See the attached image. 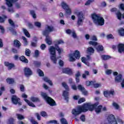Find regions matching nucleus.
<instances>
[{
	"label": "nucleus",
	"instance_id": "27",
	"mask_svg": "<svg viewBox=\"0 0 124 124\" xmlns=\"http://www.w3.org/2000/svg\"><path fill=\"white\" fill-rule=\"evenodd\" d=\"M30 100H31L32 102H40V99H39L38 97L34 96H31L30 98Z\"/></svg>",
	"mask_w": 124,
	"mask_h": 124
},
{
	"label": "nucleus",
	"instance_id": "5",
	"mask_svg": "<svg viewBox=\"0 0 124 124\" xmlns=\"http://www.w3.org/2000/svg\"><path fill=\"white\" fill-rule=\"evenodd\" d=\"M62 86L66 90V91H63L62 95L65 98V100H66L67 102H68V100L69 98L68 96L69 95V93H68V92H67V91H69V87L65 82H62Z\"/></svg>",
	"mask_w": 124,
	"mask_h": 124
},
{
	"label": "nucleus",
	"instance_id": "55",
	"mask_svg": "<svg viewBox=\"0 0 124 124\" xmlns=\"http://www.w3.org/2000/svg\"><path fill=\"white\" fill-rule=\"evenodd\" d=\"M91 40H92V41H97V38L96 37V36H92L91 37Z\"/></svg>",
	"mask_w": 124,
	"mask_h": 124
},
{
	"label": "nucleus",
	"instance_id": "44",
	"mask_svg": "<svg viewBox=\"0 0 124 124\" xmlns=\"http://www.w3.org/2000/svg\"><path fill=\"white\" fill-rule=\"evenodd\" d=\"M40 115L42 117H47L48 115L47 114V112L44 111H42L40 112Z\"/></svg>",
	"mask_w": 124,
	"mask_h": 124
},
{
	"label": "nucleus",
	"instance_id": "16",
	"mask_svg": "<svg viewBox=\"0 0 124 124\" xmlns=\"http://www.w3.org/2000/svg\"><path fill=\"white\" fill-rule=\"evenodd\" d=\"M118 53L120 54H122L124 53V44L123 43H120L117 46Z\"/></svg>",
	"mask_w": 124,
	"mask_h": 124
},
{
	"label": "nucleus",
	"instance_id": "34",
	"mask_svg": "<svg viewBox=\"0 0 124 124\" xmlns=\"http://www.w3.org/2000/svg\"><path fill=\"white\" fill-rule=\"evenodd\" d=\"M37 71L40 77H44V73L43 72V71H42V70H41L40 69L38 68Z\"/></svg>",
	"mask_w": 124,
	"mask_h": 124
},
{
	"label": "nucleus",
	"instance_id": "4",
	"mask_svg": "<svg viewBox=\"0 0 124 124\" xmlns=\"http://www.w3.org/2000/svg\"><path fill=\"white\" fill-rule=\"evenodd\" d=\"M41 96L44 99H45L46 101L48 104V105H50V106H56L57 105V104L56 103V101L54 100V99H52L50 97L48 96V95H47L46 93L42 92L41 93Z\"/></svg>",
	"mask_w": 124,
	"mask_h": 124
},
{
	"label": "nucleus",
	"instance_id": "41",
	"mask_svg": "<svg viewBox=\"0 0 124 124\" xmlns=\"http://www.w3.org/2000/svg\"><path fill=\"white\" fill-rule=\"evenodd\" d=\"M30 14L31 15V16L34 19H35L36 18V15L35 14V12H34V11H30Z\"/></svg>",
	"mask_w": 124,
	"mask_h": 124
},
{
	"label": "nucleus",
	"instance_id": "48",
	"mask_svg": "<svg viewBox=\"0 0 124 124\" xmlns=\"http://www.w3.org/2000/svg\"><path fill=\"white\" fill-rule=\"evenodd\" d=\"M8 22L10 25L12 26V27H15V23H14V22H13L11 19H9Z\"/></svg>",
	"mask_w": 124,
	"mask_h": 124
},
{
	"label": "nucleus",
	"instance_id": "25",
	"mask_svg": "<svg viewBox=\"0 0 124 124\" xmlns=\"http://www.w3.org/2000/svg\"><path fill=\"white\" fill-rule=\"evenodd\" d=\"M45 36H46V42L47 44H48V45H52V40H51V39H50V36H49V35H45Z\"/></svg>",
	"mask_w": 124,
	"mask_h": 124
},
{
	"label": "nucleus",
	"instance_id": "14",
	"mask_svg": "<svg viewBox=\"0 0 124 124\" xmlns=\"http://www.w3.org/2000/svg\"><path fill=\"white\" fill-rule=\"evenodd\" d=\"M78 89L79 91H81L82 94L84 95H88V91H86L85 87H83L81 85H78Z\"/></svg>",
	"mask_w": 124,
	"mask_h": 124
},
{
	"label": "nucleus",
	"instance_id": "45",
	"mask_svg": "<svg viewBox=\"0 0 124 124\" xmlns=\"http://www.w3.org/2000/svg\"><path fill=\"white\" fill-rule=\"evenodd\" d=\"M61 122L62 124H68V123H67V121L64 118H62L61 119Z\"/></svg>",
	"mask_w": 124,
	"mask_h": 124
},
{
	"label": "nucleus",
	"instance_id": "56",
	"mask_svg": "<svg viewBox=\"0 0 124 124\" xmlns=\"http://www.w3.org/2000/svg\"><path fill=\"white\" fill-rule=\"evenodd\" d=\"M93 81H86V85L87 87H89V86H91V85H93Z\"/></svg>",
	"mask_w": 124,
	"mask_h": 124
},
{
	"label": "nucleus",
	"instance_id": "57",
	"mask_svg": "<svg viewBox=\"0 0 124 124\" xmlns=\"http://www.w3.org/2000/svg\"><path fill=\"white\" fill-rule=\"evenodd\" d=\"M35 116H36L37 119V120H38V121H40L41 120V116H40V115L39 114V113H36Z\"/></svg>",
	"mask_w": 124,
	"mask_h": 124
},
{
	"label": "nucleus",
	"instance_id": "54",
	"mask_svg": "<svg viewBox=\"0 0 124 124\" xmlns=\"http://www.w3.org/2000/svg\"><path fill=\"white\" fill-rule=\"evenodd\" d=\"M0 30H1V33L3 34L5 32V30L3 27L1 25H0Z\"/></svg>",
	"mask_w": 124,
	"mask_h": 124
},
{
	"label": "nucleus",
	"instance_id": "64",
	"mask_svg": "<svg viewBox=\"0 0 124 124\" xmlns=\"http://www.w3.org/2000/svg\"><path fill=\"white\" fill-rule=\"evenodd\" d=\"M120 9L124 11V4L121 3L120 5Z\"/></svg>",
	"mask_w": 124,
	"mask_h": 124
},
{
	"label": "nucleus",
	"instance_id": "24",
	"mask_svg": "<svg viewBox=\"0 0 124 124\" xmlns=\"http://www.w3.org/2000/svg\"><path fill=\"white\" fill-rule=\"evenodd\" d=\"M6 81L7 84H9V85H12V84H14V83H15V80H14V78H8L6 79Z\"/></svg>",
	"mask_w": 124,
	"mask_h": 124
},
{
	"label": "nucleus",
	"instance_id": "30",
	"mask_svg": "<svg viewBox=\"0 0 124 124\" xmlns=\"http://www.w3.org/2000/svg\"><path fill=\"white\" fill-rule=\"evenodd\" d=\"M80 76H81V74H80L79 71H78L76 74V81L77 83L80 82V78H79Z\"/></svg>",
	"mask_w": 124,
	"mask_h": 124
},
{
	"label": "nucleus",
	"instance_id": "58",
	"mask_svg": "<svg viewBox=\"0 0 124 124\" xmlns=\"http://www.w3.org/2000/svg\"><path fill=\"white\" fill-rule=\"evenodd\" d=\"M40 48L41 50H45V48H46V45L44 44H42L41 45Z\"/></svg>",
	"mask_w": 124,
	"mask_h": 124
},
{
	"label": "nucleus",
	"instance_id": "26",
	"mask_svg": "<svg viewBox=\"0 0 124 124\" xmlns=\"http://www.w3.org/2000/svg\"><path fill=\"white\" fill-rule=\"evenodd\" d=\"M87 52L88 54H90V55L94 54V49H93V47L92 46H90L87 48Z\"/></svg>",
	"mask_w": 124,
	"mask_h": 124
},
{
	"label": "nucleus",
	"instance_id": "28",
	"mask_svg": "<svg viewBox=\"0 0 124 124\" xmlns=\"http://www.w3.org/2000/svg\"><path fill=\"white\" fill-rule=\"evenodd\" d=\"M96 50L97 52H103L104 50V48L102 45H100L96 47Z\"/></svg>",
	"mask_w": 124,
	"mask_h": 124
},
{
	"label": "nucleus",
	"instance_id": "2",
	"mask_svg": "<svg viewBox=\"0 0 124 124\" xmlns=\"http://www.w3.org/2000/svg\"><path fill=\"white\" fill-rule=\"evenodd\" d=\"M55 47L54 46H51L49 48V51L51 55L50 60L52 62L56 64L57 63V55L56 54V50L58 52V54L61 55L62 52H63V49L60 48V46L58 45H55Z\"/></svg>",
	"mask_w": 124,
	"mask_h": 124
},
{
	"label": "nucleus",
	"instance_id": "3",
	"mask_svg": "<svg viewBox=\"0 0 124 124\" xmlns=\"http://www.w3.org/2000/svg\"><path fill=\"white\" fill-rule=\"evenodd\" d=\"M91 17L93 23L96 25V26H99L100 27L104 26L105 20L103 17L100 16V15L93 13L91 15Z\"/></svg>",
	"mask_w": 124,
	"mask_h": 124
},
{
	"label": "nucleus",
	"instance_id": "6",
	"mask_svg": "<svg viewBox=\"0 0 124 124\" xmlns=\"http://www.w3.org/2000/svg\"><path fill=\"white\" fill-rule=\"evenodd\" d=\"M80 57H81V55H80V51L76 50L73 54H70V62H75L76 59L79 60V59H80Z\"/></svg>",
	"mask_w": 124,
	"mask_h": 124
},
{
	"label": "nucleus",
	"instance_id": "43",
	"mask_svg": "<svg viewBox=\"0 0 124 124\" xmlns=\"http://www.w3.org/2000/svg\"><path fill=\"white\" fill-rule=\"evenodd\" d=\"M47 124H59L58 123V121H57V120H50L49 121H48L47 123H46Z\"/></svg>",
	"mask_w": 124,
	"mask_h": 124
},
{
	"label": "nucleus",
	"instance_id": "1",
	"mask_svg": "<svg viewBox=\"0 0 124 124\" xmlns=\"http://www.w3.org/2000/svg\"><path fill=\"white\" fill-rule=\"evenodd\" d=\"M102 108H103V106L101 105L98 106V102L95 103L93 104L86 103L82 106H78L77 108H73L72 110V114L75 117H77L78 115H80L81 113H86L88 111L93 112L94 109L96 114H100L102 112Z\"/></svg>",
	"mask_w": 124,
	"mask_h": 124
},
{
	"label": "nucleus",
	"instance_id": "49",
	"mask_svg": "<svg viewBox=\"0 0 124 124\" xmlns=\"http://www.w3.org/2000/svg\"><path fill=\"white\" fill-rule=\"evenodd\" d=\"M34 25L37 28H41V23L39 22H34Z\"/></svg>",
	"mask_w": 124,
	"mask_h": 124
},
{
	"label": "nucleus",
	"instance_id": "50",
	"mask_svg": "<svg viewBox=\"0 0 124 124\" xmlns=\"http://www.w3.org/2000/svg\"><path fill=\"white\" fill-rule=\"evenodd\" d=\"M93 1H94V0H88L85 3V5H90Z\"/></svg>",
	"mask_w": 124,
	"mask_h": 124
},
{
	"label": "nucleus",
	"instance_id": "13",
	"mask_svg": "<svg viewBox=\"0 0 124 124\" xmlns=\"http://www.w3.org/2000/svg\"><path fill=\"white\" fill-rule=\"evenodd\" d=\"M115 91L114 90L105 91H104L103 94L105 97H110L111 95H114Z\"/></svg>",
	"mask_w": 124,
	"mask_h": 124
},
{
	"label": "nucleus",
	"instance_id": "62",
	"mask_svg": "<svg viewBox=\"0 0 124 124\" xmlns=\"http://www.w3.org/2000/svg\"><path fill=\"white\" fill-rule=\"evenodd\" d=\"M34 55L35 57H38L39 56V51L38 50H35Z\"/></svg>",
	"mask_w": 124,
	"mask_h": 124
},
{
	"label": "nucleus",
	"instance_id": "36",
	"mask_svg": "<svg viewBox=\"0 0 124 124\" xmlns=\"http://www.w3.org/2000/svg\"><path fill=\"white\" fill-rule=\"evenodd\" d=\"M22 39L24 41V46H28V40L27 38L24 36L22 37Z\"/></svg>",
	"mask_w": 124,
	"mask_h": 124
},
{
	"label": "nucleus",
	"instance_id": "9",
	"mask_svg": "<svg viewBox=\"0 0 124 124\" xmlns=\"http://www.w3.org/2000/svg\"><path fill=\"white\" fill-rule=\"evenodd\" d=\"M107 121L109 124H118L116 117L113 114H109L108 116Z\"/></svg>",
	"mask_w": 124,
	"mask_h": 124
},
{
	"label": "nucleus",
	"instance_id": "31",
	"mask_svg": "<svg viewBox=\"0 0 124 124\" xmlns=\"http://www.w3.org/2000/svg\"><path fill=\"white\" fill-rule=\"evenodd\" d=\"M76 14L78 17V19H83L84 18V15L82 12H76Z\"/></svg>",
	"mask_w": 124,
	"mask_h": 124
},
{
	"label": "nucleus",
	"instance_id": "61",
	"mask_svg": "<svg viewBox=\"0 0 124 124\" xmlns=\"http://www.w3.org/2000/svg\"><path fill=\"white\" fill-rule=\"evenodd\" d=\"M100 86H101V85L100 84H98V83H96V84H93V87L95 89H97V88H99V87H100Z\"/></svg>",
	"mask_w": 124,
	"mask_h": 124
},
{
	"label": "nucleus",
	"instance_id": "60",
	"mask_svg": "<svg viewBox=\"0 0 124 124\" xmlns=\"http://www.w3.org/2000/svg\"><path fill=\"white\" fill-rule=\"evenodd\" d=\"M28 28H29V29H33V28H34L33 25L32 24H31V23H28Z\"/></svg>",
	"mask_w": 124,
	"mask_h": 124
},
{
	"label": "nucleus",
	"instance_id": "40",
	"mask_svg": "<svg viewBox=\"0 0 124 124\" xmlns=\"http://www.w3.org/2000/svg\"><path fill=\"white\" fill-rule=\"evenodd\" d=\"M16 116L17 119L20 120H24V119H25V117L20 114H16Z\"/></svg>",
	"mask_w": 124,
	"mask_h": 124
},
{
	"label": "nucleus",
	"instance_id": "32",
	"mask_svg": "<svg viewBox=\"0 0 124 124\" xmlns=\"http://www.w3.org/2000/svg\"><path fill=\"white\" fill-rule=\"evenodd\" d=\"M89 45H92L93 47H96L98 45V43L94 41H90L89 42Z\"/></svg>",
	"mask_w": 124,
	"mask_h": 124
},
{
	"label": "nucleus",
	"instance_id": "53",
	"mask_svg": "<svg viewBox=\"0 0 124 124\" xmlns=\"http://www.w3.org/2000/svg\"><path fill=\"white\" fill-rule=\"evenodd\" d=\"M9 124H14V119L13 118H10L8 120Z\"/></svg>",
	"mask_w": 124,
	"mask_h": 124
},
{
	"label": "nucleus",
	"instance_id": "20",
	"mask_svg": "<svg viewBox=\"0 0 124 124\" xmlns=\"http://www.w3.org/2000/svg\"><path fill=\"white\" fill-rule=\"evenodd\" d=\"M14 46L18 49H20V47L22 46V44L17 39H15L14 41Z\"/></svg>",
	"mask_w": 124,
	"mask_h": 124
},
{
	"label": "nucleus",
	"instance_id": "18",
	"mask_svg": "<svg viewBox=\"0 0 124 124\" xmlns=\"http://www.w3.org/2000/svg\"><path fill=\"white\" fill-rule=\"evenodd\" d=\"M117 18L119 21H122V19H124V13L122 14V13L120 11H118L116 13Z\"/></svg>",
	"mask_w": 124,
	"mask_h": 124
},
{
	"label": "nucleus",
	"instance_id": "15",
	"mask_svg": "<svg viewBox=\"0 0 124 124\" xmlns=\"http://www.w3.org/2000/svg\"><path fill=\"white\" fill-rule=\"evenodd\" d=\"M4 64L5 66L8 67V70H11L12 68H14L15 67V64L13 63H10L8 62H4Z\"/></svg>",
	"mask_w": 124,
	"mask_h": 124
},
{
	"label": "nucleus",
	"instance_id": "35",
	"mask_svg": "<svg viewBox=\"0 0 124 124\" xmlns=\"http://www.w3.org/2000/svg\"><path fill=\"white\" fill-rule=\"evenodd\" d=\"M101 58L104 61H107V60L111 59V56L109 55H102Z\"/></svg>",
	"mask_w": 124,
	"mask_h": 124
},
{
	"label": "nucleus",
	"instance_id": "47",
	"mask_svg": "<svg viewBox=\"0 0 124 124\" xmlns=\"http://www.w3.org/2000/svg\"><path fill=\"white\" fill-rule=\"evenodd\" d=\"M80 119L81 120V121H82V122H85L86 121V116H85V115H84V114L81 115L80 117Z\"/></svg>",
	"mask_w": 124,
	"mask_h": 124
},
{
	"label": "nucleus",
	"instance_id": "51",
	"mask_svg": "<svg viewBox=\"0 0 124 124\" xmlns=\"http://www.w3.org/2000/svg\"><path fill=\"white\" fill-rule=\"evenodd\" d=\"M30 122L32 124H38V122L37 121H35L34 119L31 118L30 120Z\"/></svg>",
	"mask_w": 124,
	"mask_h": 124
},
{
	"label": "nucleus",
	"instance_id": "22",
	"mask_svg": "<svg viewBox=\"0 0 124 124\" xmlns=\"http://www.w3.org/2000/svg\"><path fill=\"white\" fill-rule=\"evenodd\" d=\"M119 36L124 37V28H120L117 30Z\"/></svg>",
	"mask_w": 124,
	"mask_h": 124
},
{
	"label": "nucleus",
	"instance_id": "59",
	"mask_svg": "<svg viewBox=\"0 0 124 124\" xmlns=\"http://www.w3.org/2000/svg\"><path fill=\"white\" fill-rule=\"evenodd\" d=\"M113 106L115 107V108H116V109H119V108H120V106H119V105L115 102L113 103Z\"/></svg>",
	"mask_w": 124,
	"mask_h": 124
},
{
	"label": "nucleus",
	"instance_id": "10",
	"mask_svg": "<svg viewBox=\"0 0 124 124\" xmlns=\"http://www.w3.org/2000/svg\"><path fill=\"white\" fill-rule=\"evenodd\" d=\"M11 100L13 104H15V105H17V104L18 105H22V102L20 101L21 99L16 96V95H13L12 96Z\"/></svg>",
	"mask_w": 124,
	"mask_h": 124
},
{
	"label": "nucleus",
	"instance_id": "12",
	"mask_svg": "<svg viewBox=\"0 0 124 124\" xmlns=\"http://www.w3.org/2000/svg\"><path fill=\"white\" fill-rule=\"evenodd\" d=\"M24 72L26 77H30V76H31V75L32 74V71H31V68L28 67L24 68Z\"/></svg>",
	"mask_w": 124,
	"mask_h": 124
},
{
	"label": "nucleus",
	"instance_id": "11",
	"mask_svg": "<svg viewBox=\"0 0 124 124\" xmlns=\"http://www.w3.org/2000/svg\"><path fill=\"white\" fill-rule=\"evenodd\" d=\"M22 98H24V101L27 103L28 105L30 107H32L33 108H35L36 107L33 103L30 101V100L27 99L28 98V95L26 94L25 93H22Z\"/></svg>",
	"mask_w": 124,
	"mask_h": 124
},
{
	"label": "nucleus",
	"instance_id": "38",
	"mask_svg": "<svg viewBox=\"0 0 124 124\" xmlns=\"http://www.w3.org/2000/svg\"><path fill=\"white\" fill-rule=\"evenodd\" d=\"M77 24L78 27H80V26H83V19L80 18L78 19Z\"/></svg>",
	"mask_w": 124,
	"mask_h": 124
},
{
	"label": "nucleus",
	"instance_id": "33",
	"mask_svg": "<svg viewBox=\"0 0 124 124\" xmlns=\"http://www.w3.org/2000/svg\"><path fill=\"white\" fill-rule=\"evenodd\" d=\"M44 81H45V82H46V83H48V84H49L50 86H53V83L52 82V81L49 79L47 77L44 78Z\"/></svg>",
	"mask_w": 124,
	"mask_h": 124
},
{
	"label": "nucleus",
	"instance_id": "63",
	"mask_svg": "<svg viewBox=\"0 0 124 124\" xmlns=\"http://www.w3.org/2000/svg\"><path fill=\"white\" fill-rule=\"evenodd\" d=\"M59 63L60 66H63L64 62L63 61H62V60H60Z\"/></svg>",
	"mask_w": 124,
	"mask_h": 124
},
{
	"label": "nucleus",
	"instance_id": "23",
	"mask_svg": "<svg viewBox=\"0 0 124 124\" xmlns=\"http://www.w3.org/2000/svg\"><path fill=\"white\" fill-rule=\"evenodd\" d=\"M19 60L22 62H24V63H28L29 62V60L28 59L26 58V57L24 56H21L19 57Z\"/></svg>",
	"mask_w": 124,
	"mask_h": 124
},
{
	"label": "nucleus",
	"instance_id": "7",
	"mask_svg": "<svg viewBox=\"0 0 124 124\" xmlns=\"http://www.w3.org/2000/svg\"><path fill=\"white\" fill-rule=\"evenodd\" d=\"M55 31H56V29L54 26L47 25L45 30L43 31V35H49L50 32Z\"/></svg>",
	"mask_w": 124,
	"mask_h": 124
},
{
	"label": "nucleus",
	"instance_id": "29",
	"mask_svg": "<svg viewBox=\"0 0 124 124\" xmlns=\"http://www.w3.org/2000/svg\"><path fill=\"white\" fill-rule=\"evenodd\" d=\"M23 33L25 34V35L28 38L31 37V34H30V32H29V31L25 28L22 29Z\"/></svg>",
	"mask_w": 124,
	"mask_h": 124
},
{
	"label": "nucleus",
	"instance_id": "21",
	"mask_svg": "<svg viewBox=\"0 0 124 124\" xmlns=\"http://www.w3.org/2000/svg\"><path fill=\"white\" fill-rule=\"evenodd\" d=\"M62 72L65 74H68V75H72V70L69 68H66L62 69Z\"/></svg>",
	"mask_w": 124,
	"mask_h": 124
},
{
	"label": "nucleus",
	"instance_id": "39",
	"mask_svg": "<svg viewBox=\"0 0 124 124\" xmlns=\"http://www.w3.org/2000/svg\"><path fill=\"white\" fill-rule=\"evenodd\" d=\"M33 63L36 67H40V65H41V62L38 61H34Z\"/></svg>",
	"mask_w": 124,
	"mask_h": 124
},
{
	"label": "nucleus",
	"instance_id": "8",
	"mask_svg": "<svg viewBox=\"0 0 124 124\" xmlns=\"http://www.w3.org/2000/svg\"><path fill=\"white\" fill-rule=\"evenodd\" d=\"M61 6L62 8L64 9V10H65V14H66V15H71V9L69 8V6H68V5H67V4H66V3L63 1L61 3Z\"/></svg>",
	"mask_w": 124,
	"mask_h": 124
},
{
	"label": "nucleus",
	"instance_id": "17",
	"mask_svg": "<svg viewBox=\"0 0 124 124\" xmlns=\"http://www.w3.org/2000/svg\"><path fill=\"white\" fill-rule=\"evenodd\" d=\"M123 80V75L120 74L118 76H115L114 81L115 83H121Z\"/></svg>",
	"mask_w": 124,
	"mask_h": 124
},
{
	"label": "nucleus",
	"instance_id": "42",
	"mask_svg": "<svg viewBox=\"0 0 124 124\" xmlns=\"http://www.w3.org/2000/svg\"><path fill=\"white\" fill-rule=\"evenodd\" d=\"M86 101V99L84 97L80 98L78 102V104H81V103H83V102H85Z\"/></svg>",
	"mask_w": 124,
	"mask_h": 124
},
{
	"label": "nucleus",
	"instance_id": "19",
	"mask_svg": "<svg viewBox=\"0 0 124 124\" xmlns=\"http://www.w3.org/2000/svg\"><path fill=\"white\" fill-rule=\"evenodd\" d=\"M19 0H6V4L8 7H12L13 6V2H16Z\"/></svg>",
	"mask_w": 124,
	"mask_h": 124
},
{
	"label": "nucleus",
	"instance_id": "46",
	"mask_svg": "<svg viewBox=\"0 0 124 124\" xmlns=\"http://www.w3.org/2000/svg\"><path fill=\"white\" fill-rule=\"evenodd\" d=\"M107 38L108 39H114L115 38L114 37V36H113V34H109L107 35Z\"/></svg>",
	"mask_w": 124,
	"mask_h": 124
},
{
	"label": "nucleus",
	"instance_id": "52",
	"mask_svg": "<svg viewBox=\"0 0 124 124\" xmlns=\"http://www.w3.org/2000/svg\"><path fill=\"white\" fill-rule=\"evenodd\" d=\"M20 91L22 93H24V92H25V86H24V85L21 84L20 85Z\"/></svg>",
	"mask_w": 124,
	"mask_h": 124
},
{
	"label": "nucleus",
	"instance_id": "37",
	"mask_svg": "<svg viewBox=\"0 0 124 124\" xmlns=\"http://www.w3.org/2000/svg\"><path fill=\"white\" fill-rule=\"evenodd\" d=\"M31 50H30V49L29 48H26L25 49V55L26 56H27V57H31Z\"/></svg>",
	"mask_w": 124,
	"mask_h": 124
}]
</instances>
